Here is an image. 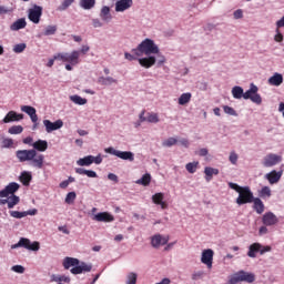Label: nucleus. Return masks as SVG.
<instances>
[{
  "mask_svg": "<svg viewBox=\"0 0 284 284\" xmlns=\"http://www.w3.org/2000/svg\"><path fill=\"white\" fill-rule=\"evenodd\" d=\"M152 202L154 205H160L161 210H168V203L165 202V194L164 193H155L152 195Z\"/></svg>",
  "mask_w": 284,
  "mask_h": 284,
  "instance_id": "obj_18",
  "label": "nucleus"
},
{
  "mask_svg": "<svg viewBox=\"0 0 284 284\" xmlns=\"http://www.w3.org/2000/svg\"><path fill=\"white\" fill-rule=\"evenodd\" d=\"M283 33H281V31H278V29L276 28V34L274 36V41H276V43H283Z\"/></svg>",
  "mask_w": 284,
  "mask_h": 284,
  "instance_id": "obj_58",
  "label": "nucleus"
},
{
  "mask_svg": "<svg viewBox=\"0 0 284 284\" xmlns=\"http://www.w3.org/2000/svg\"><path fill=\"white\" fill-rule=\"evenodd\" d=\"M93 221H98V223H112L114 221V215L109 212H100L93 216Z\"/></svg>",
  "mask_w": 284,
  "mask_h": 284,
  "instance_id": "obj_21",
  "label": "nucleus"
},
{
  "mask_svg": "<svg viewBox=\"0 0 284 284\" xmlns=\"http://www.w3.org/2000/svg\"><path fill=\"white\" fill-rule=\"evenodd\" d=\"M190 101H192V93H190V92L182 93L180 95V98L178 99L179 105H187V103H190Z\"/></svg>",
  "mask_w": 284,
  "mask_h": 284,
  "instance_id": "obj_35",
  "label": "nucleus"
},
{
  "mask_svg": "<svg viewBox=\"0 0 284 284\" xmlns=\"http://www.w3.org/2000/svg\"><path fill=\"white\" fill-rule=\"evenodd\" d=\"M77 165L80 168H90L92 165V155H87L77 161Z\"/></svg>",
  "mask_w": 284,
  "mask_h": 284,
  "instance_id": "obj_32",
  "label": "nucleus"
},
{
  "mask_svg": "<svg viewBox=\"0 0 284 284\" xmlns=\"http://www.w3.org/2000/svg\"><path fill=\"white\" fill-rule=\"evenodd\" d=\"M266 252H272V246H263V245H261L260 254L263 255V254H266Z\"/></svg>",
  "mask_w": 284,
  "mask_h": 284,
  "instance_id": "obj_63",
  "label": "nucleus"
},
{
  "mask_svg": "<svg viewBox=\"0 0 284 284\" xmlns=\"http://www.w3.org/2000/svg\"><path fill=\"white\" fill-rule=\"evenodd\" d=\"M97 6V0H80V8L82 10H92Z\"/></svg>",
  "mask_w": 284,
  "mask_h": 284,
  "instance_id": "obj_36",
  "label": "nucleus"
},
{
  "mask_svg": "<svg viewBox=\"0 0 284 284\" xmlns=\"http://www.w3.org/2000/svg\"><path fill=\"white\" fill-rule=\"evenodd\" d=\"M185 170L189 172V174H194L196 170H199V161L189 162L185 165Z\"/></svg>",
  "mask_w": 284,
  "mask_h": 284,
  "instance_id": "obj_42",
  "label": "nucleus"
},
{
  "mask_svg": "<svg viewBox=\"0 0 284 284\" xmlns=\"http://www.w3.org/2000/svg\"><path fill=\"white\" fill-rule=\"evenodd\" d=\"M69 99L75 105H85L88 103V99L82 98L81 95H77V94L70 95Z\"/></svg>",
  "mask_w": 284,
  "mask_h": 284,
  "instance_id": "obj_37",
  "label": "nucleus"
},
{
  "mask_svg": "<svg viewBox=\"0 0 284 284\" xmlns=\"http://www.w3.org/2000/svg\"><path fill=\"white\" fill-rule=\"evenodd\" d=\"M262 222L264 225L270 227V226L276 225V223H278V217L276 216V214H274L273 212L270 211L263 215Z\"/></svg>",
  "mask_w": 284,
  "mask_h": 284,
  "instance_id": "obj_19",
  "label": "nucleus"
},
{
  "mask_svg": "<svg viewBox=\"0 0 284 284\" xmlns=\"http://www.w3.org/2000/svg\"><path fill=\"white\" fill-rule=\"evenodd\" d=\"M213 261H214V251L212 248L204 250L202 252L201 263L206 265L209 270H212Z\"/></svg>",
  "mask_w": 284,
  "mask_h": 284,
  "instance_id": "obj_14",
  "label": "nucleus"
},
{
  "mask_svg": "<svg viewBox=\"0 0 284 284\" xmlns=\"http://www.w3.org/2000/svg\"><path fill=\"white\" fill-rule=\"evenodd\" d=\"M178 143L182 145V148H190V141L185 138L178 140Z\"/></svg>",
  "mask_w": 284,
  "mask_h": 284,
  "instance_id": "obj_62",
  "label": "nucleus"
},
{
  "mask_svg": "<svg viewBox=\"0 0 284 284\" xmlns=\"http://www.w3.org/2000/svg\"><path fill=\"white\" fill-rule=\"evenodd\" d=\"M91 23L93 28H103V26H105V22L101 18H93Z\"/></svg>",
  "mask_w": 284,
  "mask_h": 284,
  "instance_id": "obj_52",
  "label": "nucleus"
},
{
  "mask_svg": "<svg viewBox=\"0 0 284 284\" xmlns=\"http://www.w3.org/2000/svg\"><path fill=\"white\" fill-rule=\"evenodd\" d=\"M16 156L20 163H30L32 168H37L38 170H41L43 168V161L45 156L43 154L37 153V150L30 149V150H18L16 152Z\"/></svg>",
  "mask_w": 284,
  "mask_h": 284,
  "instance_id": "obj_2",
  "label": "nucleus"
},
{
  "mask_svg": "<svg viewBox=\"0 0 284 284\" xmlns=\"http://www.w3.org/2000/svg\"><path fill=\"white\" fill-rule=\"evenodd\" d=\"M176 143H179V139H176V138H168L166 140H164L162 142V146L163 148H172V146L176 145Z\"/></svg>",
  "mask_w": 284,
  "mask_h": 284,
  "instance_id": "obj_44",
  "label": "nucleus"
},
{
  "mask_svg": "<svg viewBox=\"0 0 284 284\" xmlns=\"http://www.w3.org/2000/svg\"><path fill=\"white\" fill-rule=\"evenodd\" d=\"M20 181L23 183V185H30V182L32 181V173L24 171L20 175Z\"/></svg>",
  "mask_w": 284,
  "mask_h": 284,
  "instance_id": "obj_39",
  "label": "nucleus"
},
{
  "mask_svg": "<svg viewBox=\"0 0 284 284\" xmlns=\"http://www.w3.org/2000/svg\"><path fill=\"white\" fill-rule=\"evenodd\" d=\"M233 18L239 20V19H243V9H237L233 12Z\"/></svg>",
  "mask_w": 284,
  "mask_h": 284,
  "instance_id": "obj_61",
  "label": "nucleus"
},
{
  "mask_svg": "<svg viewBox=\"0 0 284 284\" xmlns=\"http://www.w3.org/2000/svg\"><path fill=\"white\" fill-rule=\"evenodd\" d=\"M11 272H14L16 274H23L26 272V267H23V265H13L11 267Z\"/></svg>",
  "mask_w": 284,
  "mask_h": 284,
  "instance_id": "obj_55",
  "label": "nucleus"
},
{
  "mask_svg": "<svg viewBox=\"0 0 284 284\" xmlns=\"http://www.w3.org/2000/svg\"><path fill=\"white\" fill-rule=\"evenodd\" d=\"M14 145V141L10 138H2V144L1 148L3 149H10Z\"/></svg>",
  "mask_w": 284,
  "mask_h": 284,
  "instance_id": "obj_49",
  "label": "nucleus"
},
{
  "mask_svg": "<svg viewBox=\"0 0 284 284\" xmlns=\"http://www.w3.org/2000/svg\"><path fill=\"white\" fill-rule=\"evenodd\" d=\"M132 4L133 0H119L115 2V12H125Z\"/></svg>",
  "mask_w": 284,
  "mask_h": 284,
  "instance_id": "obj_23",
  "label": "nucleus"
},
{
  "mask_svg": "<svg viewBox=\"0 0 284 284\" xmlns=\"http://www.w3.org/2000/svg\"><path fill=\"white\" fill-rule=\"evenodd\" d=\"M223 110L225 114H229V116H236V110H234V108L224 105Z\"/></svg>",
  "mask_w": 284,
  "mask_h": 284,
  "instance_id": "obj_54",
  "label": "nucleus"
},
{
  "mask_svg": "<svg viewBox=\"0 0 284 284\" xmlns=\"http://www.w3.org/2000/svg\"><path fill=\"white\" fill-rule=\"evenodd\" d=\"M19 201H21V199L17 195L8 196L7 197L8 210H12L16 205H19Z\"/></svg>",
  "mask_w": 284,
  "mask_h": 284,
  "instance_id": "obj_34",
  "label": "nucleus"
},
{
  "mask_svg": "<svg viewBox=\"0 0 284 284\" xmlns=\"http://www.w3.org/2000/svg\"><path fill=\"white\" fill-rule=\"evenodd\" d=\"M136 278H139V275L134 272L128 273L126 275V284H136Z\"/></svg>",
  "mask_w": 284,
  "mask_h": 284,
  "instance_id": "obj_47",
  "label": "nucleus"
},
{
  "mask_svg": "<svg viewBox=\"0 0 284 284\" xmlns=\"http://www.w3.org/2000/svg\"><path fill=\"white\" fill-rule=\"evenodd\" d=\"M32 148L38 152H45V150H48V141L38 140L32 144Z\"/></svg>",
  "mask_w": 284,
  "mask_h": 284,
  "instance_id": "obj_28",
  "label": "nucleus"
},
{
  "mask_svg": "<svg viewBox=\"0 0 284 284\" xmlns=\"http://www.w3.org/2000/svg\"><path fill=\"white\" fill-rule=\"evenodd\" d=\"M19 183L11 182L3 190L0 191V199H8V196H14L16 192H19Z\"/></svg>",
  "mask_w": 284,
  "mask_h": 284,
  "instance_id": "obj_12",
  "label": "nucleus"
},
{
  "mask_svg": "<svg viewBox=\"0 0 284 284\" xmlns=\"http://www.w3.org/2000/svg\"><path fill=\"white\" fill-rule=\"evenodd\" d=\"M42 34L44 37H52L53 34H57V26L55 24L47 26Z\"/></svg>",
  "mask_w": 284,
  "mask_h": 284,
  "instance_id": "obj_43",
  "label": "nucleus"
},
{
  "mask_svg": "<svg viewBox=\"0 0 284 284\" xmlns=\"http://www.w3.org/2000/svg\"><path fill=\"white\" fill-rule=\"evenodd\" d=\"M283 155L276 153H268L262 160L263 168H274V165H278L282 163Z\"/></svg>",
  "mask_w": 284,
  "mask_h": 284,
  "instance_id": "obj_10",
  "label": "nucleus"
},
{
  "mask_svg": "<svg viewBox=\"0 0 284 284\" xmlns=\"http://www.w3.org/2000/svg\"><path fill=\"white\" fill-rule=\"evenodd\" d=\"M43 14V8L41 6L34 4L33 8L28 10V19L32 23H40L41 17Z\"/></svg>",
  "mask_w": 284,
  "mask_h": 284,
  "instance_id": "obj_11",
  "label": "nucleus"
},
{
  "mask_svg": "<svg viewBox=\"0 0 284 284\" xmlns=\"http://www.w3.org/2000/svg\"><path fill=\"white\" fill-rule=\"evenodd\" d=\"M170 236H163L161 234H155L151 237L152 247H161V245H168Z\"/></svg>",
  "mask_w": 284,
  "mask_h": 284,
  "instance_id": "obj_16",
  "label": "nucleus"
},
{
  "mask_svg": "<svg viewBox=\"0 0 284 284\" xmlns=\"http://www.w3.org/2000/svg\"><path fill=\"white\" fill-rule=\"evenodd\" d=\"M257 252H261V243H253L248 247L247 256L250 258H256Z\"/></svg>",
  "mask_w": 284,
  "mask_h": 284,
  "instance_id": "obj_29",
  "label": "nucleus"
},
{
  "mask_svg": "<svg viewBox=\"0 0 284 284\" xmlns=\"http://www.w3.org/2000/svg\"><path fill=\"white\" fill-rule=\"evenodd\" d=\"M62 265L64 270H70L71 274H85L92 272V264L79 261L77 257H64Z\"/></svg>",
  "mask_w": 284,
  "mask_h": 284,
  "instance_id": "obj_3",
  "label": "nucleus"
},
{
  "mask_svg": "<svg viewBox=\"0 0 284 284\" xmlns=\"http://www.w3.org/2000/svg\"><path fill=\"white\" fill-rule=\"evenodd\" d=\"M23 114L17 113L16 111H9L7 115L2 119V123H14L18 121H22Z\"/></svg>",
  "mask_w": 284,
  "mask_h": 284,
  "instance_id": "obj_20",
  "label": "nucleus"
},
{
  "mask_svg": "<svg viewBox=\"0 0 284 284\" xmlns=\"http://www.w3.org/2000/svg\"><path fill=\"white\" fill-rule=\"evenodd\" d=\"M204 174H205V181H207V183H210V181H212L213 176L219 175V169H214L212 166H205Z\"/></svg>",
  "mask_w": 284,
  "mask_h": 284,
  "instance_id": "obj_26",
  "label": "nucleus"
},
{
  "mask_svg": "<svg viewBox=\"0 0 284 284\" xmlns=\"http://www.w3.org/2000/svg\"><path fill=\"white\" fill-rule=\"evenodd\" d=\"M84 175L88 176L89 179H97L98 176L97 173L92 170H87Z\"/></svg>",
  "mask_w": 284,
  "mask_h": 284,
  "instance_id": "obj_64",
  "label": "nucleus"
},
{
  "mask_svg": "<svg viewBox=\"0 0 284 284\" xmlns=\"http://www.w3.org/2000/svg\"><path fill=\"white\" fill-rule=\"evenodd\" d=\"M231 93L233 99H245V92L239 85L233 87Z\"/></svg>",
  "mask_w": 284,
  "mask_h": 284,
  "instance_id": "obj_33",
  "label": "nucleus"
},
{
  "mask_svg": "<svg viewBox=\"0 0 284 284\" xmlns=\"http://www.w3.org/2000/svg\"><path fill=\"white\" fill-rule=\"evenodd\" d=\"M21 112H24L26 114H28V116H31L34 113H37V109H34L33 106H30V105H22Z\"/></svg>",
  "mask_w": 284,
  "mask_h": 284,
  "instance_id": "obj_48",
  "label": "nucleus"
},
{
  "mask_svg": "<svg viewBox=\"0 0 284 284\" xmlns=\"http://www.w3.org/2000/svg\"><path fill=\"white\" fill-rule=\"evenodd\" d=\"M139 121L140 123H148V115H145V110H142L139 114Z\"/></svg>",
  "mask_w": 284,
  "mask_h": 284,
  "instance_id": "obj_60",
  "label": "nucleus"
},
{
  "mask_svg": "<svg viewBox=\"0 0 284 284\" xmlns=\"http://www.w3.org/2000/svg\"><path fill=\"white\" fill-rule=\"evenodd\" d=\"M9 134H21L23 132V126L21 125H13L8 130Z\"/></svg>",
  "mask_w": 284,
  "mask_h": 284,
  "instance_id": "obj_51",
  "label": "nucleus"
},
{
  "mask_svg": "<svg viewBox=\"0 0 284 284\" xmlns=\"http://www.w3.org/2000/svg\"><path fill=\"white\" fill-rule=\"evenodd\" d=\"M203 272H195L191 275L192 281H201L203 278Z\"/></svg>",
  "mask_w": 284,
  "mask_h": 284,
  "instance_id": "obj_59",
  "label": "nucleus"
},
{
  "mask_svg": "<svg viewBox=\"0 0 284 284\" xmlns=\"http://www.w3.org/2000/svg\"><path fill=\"white\" fill-rule=\"evenodd\" d=\"M75 200H77V193L72 191L67 194L64 199V203H67L68 205H72Z\"/></svg>",
  "mask_w": 284,
  "mask_h": 284,
  "instance_id": "obj_45",
  "label": "nucleus"
},
{
  "mask_svg": "<svg viewBox=\"0 0 284 284\" xmlns=\"http://www.w3.org/2000/svg\"><path fill=\"white\" fill-rule=\"evenodd\" d=\"M43 125L45 128V132L48 134L57 131V130H61V128H63V120H57L55 122H52L50 120H43Z\"/></svg>",
  "mask_w": 284,
  "mask_h": 284,
  "instance_id": "obj_13",
  "label": "nucleus"
},
{
  "mask_svg": "<svg viewBox=\"0 0 284 284\" xmlns=\"http://www.w3.org/2000/svg\"><path fill=\"white\" fill-rule=\"evenodd\" d=\"M135 183L138 185H143L144 187H148V185L152 183V175L150 173H145L144 175H142L141 179L136 180Z\"/></svg>",
  "mask_w": 284,
  "mask_h": 284,
  "instance_id": "obj_30",
  "label": "nucleus"
},
{
  "mask_svg": "<svg viewBox=\"0 0 284 284\" xmlns=\"http://www.w3.org/2000/svg\"><path fill=\"white\" fill-rule=\"evenodd\" d=\"M92 163L101 165L103 163V156L101 154H98L97 156L92 155Z\"/></svg>",
  "mask_w": 284,
  "mask_h": 284,
  "instance_id": "obj_56",
  "label": "nucleus"
},
{
  "mask_svg": "<svg viewBox=\"0 0 284 284\" xmlns=\"http://www.w3.org/2000/svg\"><path fill=\"white\" fill-rule=\"evenodd\" d=\"M253 210H255L256 214H263L265 212V204L260 197L253 199Z\"/></svg>",
  "mask_w": 284,
  "mask_h": 284,
  "instance_id": "obj_27",
  "label": "nucleus"
},
{
  "mask_svg": "<svg viewBox=\"0 0 284 284\" xmlns=\"http://www.w3.org/2000/svg\"><path fill=\"white\" fill-rule=\"evenodd\" d=\"M229 187H231V190H234L235 192L239 193V196L235 200V203H237L239 205L253 203L254 193H252V190H250V186H241L236 183L229 182Z\"/></svg>",
  "mask_w": 284,
  "mask_h": 284,
  "instance_id": "obj_4",
  "label": "nucleus"
},
{
  "mask_svg": "<svg viewBox=\"0 0 284 284\" xmlns=\"http://www.w3.org/2000/svg\"><path fill=\"white\" fill-rule=\"evenodd\" d=\"M229 161L232 165H236L239 163V154L232 151L229 155Z\"/></svg>",
  "mask_w": 284,
  "mask_h": 284,
  "instance_id": "obj_53",
  "label": "nucleus"
},
{
  "mask_svg": "<svg viewBox=\"0 0 284 284\" xmlns=\"http://www.w3.org/2000/svg\"><path fill=\"white\" fill-rule=\"evenodd\" d=\"M258 196L261 199H270V196H272V189H270V186H263L260 191H258Z\"/></svg>",
  "mask_w": 284,
  "mask_h": 284,
  "instance_id": "obj_40",
  "label": "nucleus"
},
{
  "mask_svg": "<svg viewBox=\"0 0 284 284\" xmlns=\"http://www.w3.org/2000/svg\"><path fill=\"white\" fill-rule=\"evenodd\" d=\"M104 152L106 154H112V156H116L118 159H121L122 161H134V153L132 151H119L112 146H109L104 149Z\"/></svg>",
  "mask_w": 284,
  "mask_h": 284,
  "instance_id": "obj_8",
  "label": "nucleus"
},
{
  "mask_svg": "<svg viewBox=\"0 0 284 284\" xmlns=\"http://www.w3.org/2000/svg\"><path fill=\"white\" fill-rule=\"evenodd\" d=\"M26 26H28V22H26L24 18H20L10 26V30L12 32H18V30H23Z\"/></svg>",
  "mask_w": 284,
  "mask_h": 284,
  "instance_id": "obj_25",
  "label": "nucleus"
},
{
  "mask_svg": "<svg viewBox=\"0 0 284 284\" xmlns=\"http://www.w3.org/2000/svg\"><path fill=\"white\" fill-rule=\"evenodd\" d=\"M98 83L100 85H113V83H119V81L112 77H100Z\"/></svg>",
  "mask_w": 284,
  "mask_h": 284,
  "instance_id": "obj_31",
  "label": "nucleus"
},
{
  "mask_svg": "<svg viewBox=\"0 0 284 284\" xmlns=\"http://www.w3.org/2000/svg\"><path fill=\"white\" fill-rule=\"evenodd\" d=\"M100 19L104 22V23H111L112 22V11L110 9V7L108 6H103L100 9V13H99Z\"/></svg>",
  "mask_w": 284,
  "mask_h": 284,
  "instance_id": "obj_22",
  "label": "nucleus"
},
{
  "mask_svg": "<svg viewBox=\"0 0 284 284\" xmlns=\"http://www.w3.org/2000/svg\"><path fill=\"white\" fill-rule=\"evenodd\" d=\"M26 48H28V45L26 43H18V44L13 45V52L16 54H21V52L26 51Z\"/></svg>",
  "mask_w": 284,
  "mask_h": 284,
  "instance_id": "obj_50",
  "label": "nucleus"
},
{
  "mask_svg": "<svg viewBox=\"0 0 284 284\" xmlns=\"http://www.w3.org/2000/svg\"><path fill=\"white\" fill-rule=\"evenodd\" d=\"M161 119L159 118V113L149 112L146 113V123H159Z\"/></svg>",
  "mask_w": 284,
  "mask_h": 284,
  "instance_id": "obj_41",
  "label": "nucleus"
},
{
  "mask_svg": "<svg viewBox=\"0 0 284 284\" xmlns=\"http://www.w3.org/2000/svg\"><path fill=\"white\" fill-rule=\"evenodd\" d=\"M51 280L53 281V283H70V276L68 275H52Z\"/></svg>",
  "mask_w": 284,
  "mask_h": 284,
  "instance_id": "obj_38",
  "label": "nucleus"
},
{
  "mask_svg": "<svg viewBox=\"0 0 284 284\" xmlns=\"http://www.w3.org/2000/svg\"><path fill=\"white\" fill-rule=\"evenodd\" d=\"M79 57H81V51L74 50L71 53H57L54 59H58V61H62L63 63H70L71 65H79Z\"/></svg>",
  "mask_w": 284,
  "mask_h": 284,
  "instance_id": "obj_5",
  "label": "nucleus"
},
{
  "mask_svg": "<svg viewBox=\"0 0 284 284\" xmlns=\"http://www.w3.org/2000/svg\"><path fill=\"white\" fill-rule=\"evenodd\" d=\"M132 53L134 55L125 52L124 59H126V61H136V57H143V54H145V58H139L138 62L146 70H150L153 65L161 68L168 62V59L162 54L159 44L150 38H145L135 49H132Z\"/></svg>",
  "mask_w": 284,
  "mask_h": 284,
  "instance_id": "obj_1",
  "label": "nucleus"
},
{
  "mask_svg": "<svg viewBox=\"0 0 284 284\" xmlns=\"http://www.w3.org/2000/svg\"><path fill=\"white\" fill-rule=\"evenodd\" d=\"M244 100L252 101L255 105H261V103H263V98L261 97V93H258V87L256 84H250L248 90L244 92Z\"/></svg>",
  "mask_w": 284,
  "mask_h": 284,
  "instance_id": "obj_6",
  "label": "nucleus"
},
{
  "mask_svg": "<svg viewBox=\"0 0 284 284\" xmlns=\"http://www.w3.org/2000/svg\"><path fill=\"white\" fill-rule=\"evenodd\" d=\"M231 277L234 278L237 284L254 283V281H256V275H254V273H247L245 271H239L231 275Z\"/></svg>",
  "mask_w": 284,
  "mask_h": 284,
  "instance_id": "obj_9",
  "label": "nucleus"
},
{
  "mask_svg": "<svg viewBox=\"0 0 284 284\" xmlns=\"http://www.w3.org/2000/svg\"><path fill=\"white\" fill-rule=\"evenodd\" d=\"M73 3H74V0H63L61 6L58 7V10L60 12H63V11L68 10L70 8V6H72Z\"/></svg>",
  "mask_w": 284,
  "mask_h": 284,
  "instance_id": "obj_46",
  "label": "nucleus"
},
{
  "mask_svg": "<svg viewBox=\"0 0 284 284\" xmlns=\"http://www.w3.org/2000/svg\"><path fill=\"white\" fill-rule=\"evenodd\" d=\"M37 209L29 211H9V214L12 219H26V216H37Z\"/></svg>",
  "mask_w": 284,
  "mask_h": 284,
  "instance_id": "obj_17",
  "label": "nucleus"
},
{
  "mask_svg": "<svg viewBox=\"0 0 284 284\" xmlns=\"http://www.w3.org/2000/svg\"><path fill=\"white\" fill-rule=\"evenodd\" d=\"M11 247L12 250L24 247V250H29L30 252H39V250H41V244L38 241L31 242L30 239L21 237L19 242Z\"/></svg>",
  "mask_w": 284,
  "mask_h": 284,
  "instance_id": "obj_7",
  "label": "nucleus"
},
{
  "mask_svg": "<svg viewBox=\"0 0 284 284\" xmlns=\"http://www.w3.org/2000/svg\"><path fill=\"white\" fill-rule=\"evenodd\" d=\"M195 154L197 156H207V154H210V151L205 148L199 149L197 151H195Z\"/></svg>",
  "mask_w": 284,
  "mask_h": 284,
  "instance_id": "obj_57",
  "label": "nucleus"
},
{
  "mask_svg": "<svg viewBox=\"0 0 284 284\" xmlns=\"http://www.w3.org/2000/svg\"><path fill=\"white\" fill-rule=\"evenodd\" d=\"M283 176V171L273 170L264 175V179L268 181L270 185H276L281 178Z\"/></svg>",
  "mask_w": 284,
  "mask_h": 284,
  "instance_id": "obj_15",
  "label": "nucleus"
},
{
  "mask_svg": "<svg viewBox=\"0 0 284 284\" xmlns=\"http://www.w3.org/2000/svg\"><path fill=\"white\" fill-rule=\"evenodd\" d=\"M268 85H274L275 88H278L280 85H283V74L276 72L268 79Z\"/></svg>",
  "mask_w": 284,
  "mask_h": 284,
  "instance_id": "obj_24",
  "label": "nucleus"
}]
</instances>
